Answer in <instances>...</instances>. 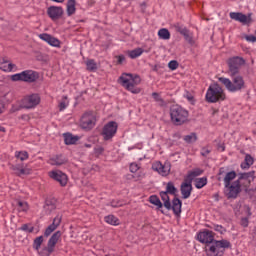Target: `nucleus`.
Masks as SVG:
<instances>
[{
    "label": "nucleus",
    "instance_id": "64",
    "mask_svg": "<svg viewBox=\"0 0 256 256\" xmlns=\"http://www.w3.org/2000/svg\"><path fill=\"white\" fill-rule=\"evenodd\" d=\"M219 175H223V168L219 170Z\"/></svg>",
    "mask_w": 256,
    "mask_h": 256
},
{
    "label": "nucleus",
    "instance_id": "58",
    "mask_svg": "<svg viewBox=\"0 0 256 256\" xmlns=\"http://www.w3.org/2000/svg\"><path fill=\"white\" fill-rule=\"evenodd\" d=\"M221 229H223V227H221L219 225L215 227V231H221Z\"/></svg>",
    "mask_w": 256,
    "mask_h": 256
},
{
    "label": "nucleus",
    "instance_id": "27",
    "mask_svg": "<svg viewBox=\"0 0 256 256\" xmlns=\"http://www.w3.org/2000/svg\"><path fill=\"white\" fill-rule=\"evenodd\" d=\"M160 197L164 203V207L168 209V211H171V200L169 198V193L168 192H160Z\"/></svg>",
    "mask_w": 256,
    "mask_h": 256
},
{
    "label": "nucleus",
    "instance_id": "18",
    "mask_svg": "<svg viewBox=\"0 0 256 256\" xmlns=\"http://www.w3.org/2000/svg\"><path fill=\"white\" fill-rule=\"evenodd\" d=\"M10 169L17 175V177H23V175H31V169L24 164L12 165Z\"/></svg>",
    "mask_w": 256,
    "mask_h": 256
},
{
    "label": "nucleus",
    "instance_id": "43",
    "mask_svg": "<svg viewBox=\"0 0 256 256\" xmlns=\"http://www.w3.org/2000/svg\"><path fill=\"white\" fill-rule=\"evenodd\" d=\"M44 209H45L46 213H51V211H55V204H51V202L46 201Z\"/></svg>",
    "mask_w": 256,
    "mask_h": 256
},
{
    "label": "nucleus",
    "instance_id": "41",
    "mask_svg": "<svg viewBox=\"0 0 256 256\" xmlns=\"http://www.w3.org/2000/svg\"><path fill=\"white\" fill-rule=\"evenodd\" d=\"M86 66L88 71H97V63H95V60H88Z\"/></svg>",
    "mask_w": 256,
    "mask_h": 256
},
{
    "label": "nucleus",
    "instance_id": "40",
    "mask_svg": "<svg viewBox=\"0 0 256 256\" xmlns=\"http://www.w3.org/2000/svg\"><path fill=\"white\" fill-rule=\"evenodd\" d=\"M184 141L186 143H195V141H197V134L192 132L189 135L184 136Z\"/></svg>",
    "mask_w": 256,
    "mask_h": 256
},
{
    "label": "nucleus",
    "instance_id": "47",
    "mask_svg": "<svg viewBox=\"0 0 256 256\" xmlns=\"http://www.w3.org/2000/svg\"><path fill=\"white\" fill-rule=\"evenodd\" d=\"M175 29L178 33H180V35H183L185 33V31L188 30L187 28H185L179 24L175 25Z\"/></svg>",
    "mask_w": 256,
    "mask_h": 256
},
{
    "label": "nucleus",
    "instance_id": "6",
    "mask_svg": "<svg viewBox=\"0 0 256 256\" xmlns=\"http://www.w3.org/2000/svg\"><path fill=\"white\" fill-rule=\"evenodd\" d=\"M170 116L174 125H183L189 117V112L179 105H173L170 108Z\"/></svg>",
    "mask_w": 256,
    "mask_h": 256
},
{
    "label": "nucleus",
    "instance_id": "39",
    "mask_svg": "<svg viewBox=\"0 0 256 256\" xmlns=\"http://www.w3.org/2000/svg\"><path fill=\"white\" fill-rule=\"evenodd\" d=\"M166 193L170 195H175L177 193V188H175V184L173 182H168L166 185Z\"/></svg>",
    "mask_w": 256,
    "mask_h": 256
},
{
    "label": "nucleus",
    "instance_id": "22",
    "mask_svg": "<svg viewBox=\"0 0 256 256\" xmlns=\"http://www.w3.org/2000/svg\"><path fill=\"white\" fill-rule=\"evenodd\" d=\"M0 69L2 71L11 72L15 69V64L11 63L6 58L0 59Z\"/></svg>",
    "mask_w": 256,
    "mask_h": 256
},
{
    "label": "nucleus",
    "instance_id": "45",
    "mask_svg": "<svg viewBox=\"0 0 256 256\" xmlns=\"http://www.w3.org/2000/svg\"><path fill=\"white\" fill-rule=\"evenodd\" d=\"M168 67L169 69H171V71H175V69L179 67V62H177L176 60H172L168 63Z\"/></svg>",
    "mask_w": 256,
    "mask_h": 256
},
{
    "label": "nucleus",
    "instance_id": "63",
    "mask_svg": "<svg viewBox=\"0 0 256 256\" xmlns=\"http://www.w3.org/2000/svg\"><path fill=\"white\" fill-rule=\"evenodd\" d=\"M219 111L218 110H213V112H212V115H215L216 113H218Z\"/></svg>",
    "mask_w": 256,
    "mask_h": 256
},
{
    "label": "nucleus",
    "instance_id": "20",
    "mask_svg": "<svg viewBox=\"0 0 256 256\" xmlns=\"http://www.w3.org/2000/svg\"><path fill=\"white\" fill-rule=\"evenodd\" d=\"M47 13L52 21H57V19H61V17H63V8L59 6H50Z\"/></svg>",
    "mask_w": 256,
    "mask_h": 256
},
{
    "label": "nucleus",
    "instance_id": "13",
    "mask_svg": "<svg viewBox=\"0 0 256 256\" xmlns=\"http://www.w3.org/2000/svg\"><path fill=\"white\" fill-rule=\"evenodd\" d=\"M97 119L95 118V114L93 112H85L80 120V127L82 129H93L95 127Z\"/></svg>",
    "mask_w": 256,
    "mask_h": 256
},
{
    "label": "nucleus",
    "instance_id": "42",
    "mask_svg": "<svg viewBox=\"0 0 256 256\" xmlns=\"http://www.w3.org/2000/svg\"><path fill=\"white\" fill-rule=\"evenodd\" d=\"M18 210L29 211V204L25 201H18Z\"/></svg>",
    "mask_w": 256,
    "mask_h": 256
},
{
    "label": "nucleus",
    "instance_id": "1",
    "mask_svg": "<svg viewBox=\"0 0 256 256\" xmlns=\"http://www.w3.org/2000/svg\"><path fill=\"white\" fill-rule=\"evenodd\" d=\"M254 179L255 171L239 174V178L236 181L232 182L229 186H224L225 195L228 199H237L242 190L248 191L247 187H250Z\"/></svg>",
    "mask_w": 256,
    "mask_h": 256
},
{
    "label": "nucleus",
    "instance_id": "7",
    "mask_svg": "<svg viewBox=\"0 0 256 256\" xmlns=\"http://www.w3.org/2000/svg\"><path fill=\"white\" fill-rule=\"evenodd\" d=\"M206 101L208 103H217V101H225V92L219 84L211 85L206 93Z\"/></svg>",
    "mask_w": 256,
    "mask_h": 256
},
{
    "label": "nucleus",
    "instance_id": "31",
    "mask_svg": "<svg viewBox=\"0 0 256 256\" xmlns=\"http://www.w3.org/2000/svg\"><path fill=\"white\" fill-rule=\"evenodd\" d=\"M128 55L130 59H137V57H141V55H143V50L142 48H136L132 51H129Z\"/></svg>",
    "mask_w": 256,
    "mask_h": 256
},
{
    "label": "nucleus",
    "instance_id": "12",
    "mask_svg": "<svg viewBox=\"0 0 256 256\" xmlns=\"http://www.w3.org/2000/svg\"><path fill=\"white\" fill-rule=\"evenodd\" d=\"M39 103H41L39 94H31L22 99L21 106L23 109H35Z\"/></svg>",
    "mask_w": 256,
    "mask_h": 256
},
{
    "label": "nucleus",
    "instance_id": "10",
    "mask_svg": "<svg viewBox=\"0 0 256 256\" xmlns=\"http://www.w3.org/2000/svg\"><path fill=\"white\" fill-rule=\"evenodd\" d=\"M12 81H24L25 83H35L39 79V74L33 70H25L11 76Z\"/></svg>",
    "mask_w": 256,
    "mask_h": 256
},
{
    "label": "nucleus",
    "instance_id": "3",
    "mask_svg": "<svg viewBox=\"0 0 256 256\" xmlns=\"http://www.w3.org/2000/svg\"><path fill=\"white\" fill-rule=\"evenodd\" d=\"M119 79L122 87H125L127 91H130L135 95L141 93V88L135 87L141 83V77L139 75L124 73Z\"/></svg>",
    "mask_w": 256,
    "mask_h": 256
},
{
    "label": "nucleus",
    "instance_id": "9",
    "mask_svg": "<svg viewBox=\"0 0 256 256\" xmlns=\"http://www.w3.org/2000/svg\"><path fill=\"white\" fill-rule=\"evenodd\" d=\"M228 75L230 77H235V75H239V71H241V67L245 65V59L242 57L236 56L233 58L228 59Z\"/></svg>",
    "mask_w": 256,
    "mask_h": 256
},
{
    "label": "nucleus",
    "instance_id": "8",
    "mask_svg": "<svg viewBox=\"0 0 256 256\" xmlns=\"http://www.w3.org/2000/svg\"><path fill=\"white\" fill-rule=\"evenodd\" d=\"M61 239V231H56L48 240L47 246L42 250H38V255L40 256H51V253L55 252V246L59 243Z\"/></svg>",
    "mask_w": 256,
    "mask_h": 256
},
{
    "label": "nucleus",
    "instance_id": "15",
    "mask_svg": "<svg viewBox=\"0 0 256 256\" xmlns=\"http://www.w3.org/2000/svg\"><path fill=\"white\" fill-rule=\"evenodd\" d=\"M153 171H157L159 175H162V177H167L169 173L171 172V164L169 162H166L162 164L161 162H155L152 164Z\"/></svg>",
    "mask_w": 256,
    "mask_h": 256
},
{
    "label": "nucleus",
    "instance_id": "62",
    "mask_svg": "<svg viewBox=\"0 0 256 256\" xmlns=\"http://www.w3.org/2000/svg\"><path fill=\"white\" fill-rule=\"evenodd\" d=\"M220 149H221V151H225V146H224V145H221V146H220Z\"/></svg>",
    "mask_w": 256,
    "mask_h": 256
},
{
    "label": "nucleus",
    "instance_id": "38",
    "mask_svg": "<svg viewBox=\"0 0 256 256\" xmlns=\"http://www.w3.org/2000/svg\"><path fill=\"white\" fill-rule=\"evenodd\" d=\"M182 35L185 41L189 43V45H195V40H193V35H191V32H189V30H186Z\"/></svg>",
    "mask_w": 256,
    "mask_h": 256
},
{
    "label": "nucleus",
    "instance_id": "46",
    "mask_svg": "<svg viewBox=\"0 0 256 256\" xmlns=\"http://www.w3.org/2000/svg\"><path fill=\"white\" fill-rule=\"evenodd\" d=\"M139 169H141V167H139V164H137V163L130 164L131 173H137L139 171Z\"/></svg>",
    "mask_w": 256,
    "mask_h": 256
},
{
    "label": "nucleus",
    "instance_id": "11",
    "mask_svg": "<svg viewBox=\"0 0 256 256\" xmlns=\"http://www.w3.org/2000/svg\"><path fill=\"white\" fill-rule=\"evenodd\" d=\"M118 127L119 126L115 121H110L107 124H105L101 133L104 141H109V139H113V137H115L117 133Z\"/></svg>",
    "mask_w": 256,
    "mask_h": 256
},
{
    "label": "nucleus",
    "instance_id": "30",
    "mask_svg": "<svg viewBox=\"0 0 256 256\" xmlns=\"http://www.w3.org/2000/svg\"><path fill=\"white\" fill-rule=\"evenodd\" d=\"M158 37L160 39H164V41H167V40L171 39V33L169 32L168 29L162 28L158 31Z\"/></svg>",
    "mask_w": 256,
    "mask_h": 256
},
{
    "label": "nucleus",
    "instance_id": "44",
    "mask_svg": "<svg viewBox=\"0 0 256 256\" xmlns=\"http://www.w3.org/2000/svg\"><path fill=\"white\" fill-rule=\"evenodd\" d=\"M132 179L135 181H141L142 179H145V173L143 171H139L138 173L132 175Z\"/></svg>",
    "mask_w": 256,
    "mask_h": 256
},
{
    "label": "nucleus",
    "instance_id": "60",
    "mask_svg": "<svg viewBox=\"0 0 256 256\" xmlns=\"http://www.w3.org/2000/svg\"><path fill=\"white\" fill-rule=\"evenodd\" d=\"M0 131H1L2 133H5V127L0 126Z\"/></svg>",
    "mask_w": 256,
    "mask_h": 256
},
{
    "label": "nucleus",
    "instance_id": "16",
    "mask_svg": "<svg viewBox=\"0 0 256 256\" xmlns=\"http://www.w3.org/2000/svg\"><path fill=\"white\" fill-rule=\"evenodd\" d=\"M230 19L233 21H238V23H242V25H249L252 22L251 14L245 15L241 12H230Z\"/></svg>",
    "mask_w": 256,
    "mask_h": 256
},
{
    "label": "nucleus",
    "instance_id": "48",
    "mask_svg": "<svg viewBox=\"0 0 256 256\" xmlns=\"http://www.w3.org/2000/svg\"><path fill=\"white\" fill-rule=\"evenodd\" d=\"M105 151V148H103L102 146H98L94 149V153L95 155L99 156V155H103V152Z\"/></svg>",
    "mask_w": 256,
    "mask_h": 256
},
{
    "label": "nucleus",
    "instance_id": "25",
    "mask_svg": "<svg viewBox=\"0 0 256 256\" xmlns=\"http://www.w3.org/2000/svg\"><path fill=\"white\" fill-rule=\"evenodd\" d=\"M253 163H255V158L250 154H246L244 161L240 164V167L241 169H250Z\"/></svg>",
    "mask_w": 256,
    "mask_h": 256
},
{
    "label": "nucleus",
    "instance_id": "28",
    "mask_svg": "<svg viewBox=\"0 0 256 256\" xmlns=\"http://www.w3.org/2000/svg\"><path fill=\"white\" fill-rule=\"evenodd\" d=\"M78 141H79L78 136H73L72 134H69V133L64 134V143L66 145H75V143Z\"/></svg>",
    "mask_w": 256,
    "mask_h": 256
},
{
    "label": "nucleus",
    "instance_id": "29",
    "mask_svg": "<svg viewBox=\"0 0 256 256\" xmlns=\"http://www.w3.org/2000/svg\"><path fill=\"white\" fill-rule=\"evenodd\" d=\"M76 1L75 0H68L67 2V15L68 17H71V15H75V11H77V8H75Z\"/></svg>",
    "mask_w": 256,
    "mask_h": 256
},
{
    "label": "nucleus",
    "instance_id": "53",
    "mask_svg": "<svg viewBox=\"0 0 256 256\" xmlns=\"http://www.w3.org/2000/svg\"><path fill=\"white\" fill-rule=\"evenodd\" d=\"M209 153H211V150H209V148H202L201 155L203 157H207V155H209Z\"/></svg>",
    "mask_w": 256,
    "mask_h": 256
},
{
    "label": "nucleus",
    "instance_id": "50",
    "mask_svg": "<svg viewBox=\"0 0 256 256\" xmlns=\"http://www.w3.org/2000/svg\"><path fill=\"white\" fill-rule=\"evenodd\" d=\"M22 231H28V233H33V227L29 228V225L24 224L21 226Z\"/></svg>",
    "mask_w": 256,
    "mask_h": 256
},
{
    "label": "nucleus",
    "instance_id": "36",
    "mask_svg": "<svg viewBox=\"0 0 256 256\" xmlns=\"http://www.w3.org/2000/svg\"><path fill=\"white\" fill-rule=\"evenodd\" d=\"M149 201L152 205H155L156 207H158V209H161V207H163V203H161V200L159 199V197L155 195L150 196Z\"/></svg>",
    "mask_w": 256,
    "mask_h": 256
},
{
    "label": "nucleus",
    "instance_id": "34",
    "mask_svg": "<svg viewBox=\"0 0 256 256\" xmlns=\"http://www.w3.org/2000/svg\"><path fill=\"white\" fill-rule=\"evenodd\" d=\"M15 157L20 161H27L29 159V153L27 151H17L15 152Z\"/></svg>",
    "mask_w": 256,
    "mask_h": 256
},
{
    "label": "nucleus",
    "instance_id": "35",
    "mask_svg": "<svg viewBox=\"0 0 256 256\" xmlns=\"http://www.w3.org/2000/svg\"><path fill=\"white\" fill-rule=\"evenodd\" d=\"M43 241V236L36 237L34 239L33 249H35V251H39L41 249V245H43Z\"/></svg>",
    "mask_w": 256,
    "mask_h": 256
},
{
    "label": "nucleus",
    "instance_id": "51",
    "mask_svg": "<svg viewBox=\"0 0 256 256\" xmlns=\"http://www.w3.org/2000/svg\"><path fill=\"white\" fill-rule=\"evenodd\" d=\"M245 39H246V41H248L249 43H255V41H256V37L253 36V35L245 36Z\"/></svg>",
    "mask_w": 256,
    "mask_h": 256
},
{
    "label": "nucleus",
    "instance_id": "56",
    "mask_svg": "<svg viewBox=\"0 0 256 256\" xmlns=\"http://www.w3.org/2000/svg\"><path fill=\"white\" fill-rule=\"evenodd\" d=\"M184 97L188 99V101H193V95L189 92H185Z\"/></svg>",
    "mask_w": 256,
    "mask_h": 256
},
{
    "label": "nucleus",
    "instance_id": "32",
    "mask_svg": "<svg viewBox=\"0 0 256 256\" xmlns=\"http://www.w3.org/2000/svg\"><path fill=\"white\" fill-rule=\"evenodd\" d=\"M152 97L160 107H165L167 105V102H165V100L161 98V95H159V93L157 92L152 93Z\"/></svg>",
    "mask_w": 256,
    "mask_h": 256
},
{
    "label": "nucleus",
    "instance_id": "55",
    "mask_svg": "<svg viewBox=\"0 0 256 256\" xmlns=\"http://www.w3.org/2000/svg\"><path fill=\"white\" fill-rule=\"evenodd\" d=\"M59 109H60V111L67 109V102H65V101L60 102Z\"/></svg>",
    "mask_w": 256,
    "mask_h": 256
},
{
    "label": "nucleus",
    "instance_id": "33",
    "mask_svg": "<svg viewBox=\"0 0 256 256\" xmlns=\"http://www.w3.org/2000/svg\"><path fill=\"white\" fill-rule=\"evenodd\" d=\"M205 185H207V178L206 177L197 178L195 180L196 189H203V187H205Z\"/></svg>",
    "mask_w": 256,
    "mask_h": 256
},
{
    "label": "nucleus",
    "instance_id": "37",
    "mask_svg": "<svg viewBox=\"0 0 256 256\" xmlns=\"http://www.w3.org/2000/svg\"><path fill=\"white\" fill-rule=\"evenodd\" d=\"M104 219L109 225H119L120 223L118 218L113 215H108Z\"/></svg>",
    "mask_w": 256,
    "mask_h": 256
},
{
    "label": "nucleus",
    "instance_id": "14",
    "mask_svg": "<svg viewBox=\"0 0 256 256\" xmlns=\"http://www.w3.org/2000/svg\"><path fill=\"white\" fill-rule=\"evenodd\" d=\"M49 177L51 179H54V181H57L61 185V187H65L67 185V182L69 179L67 178V174L63 173L60 170H52L48 173Z\"/></svg>",
    "mask_w": 256,
    "mask_h": 256
},
{
    "label": "nucleus",
    "instance_id": "23",
    "mask_svg": "<svg viewBox=\"0 0 256 256\" xmlns=\"http://www.w3.org/2000/svg\"><path fill=\"white\" fill-rule=\"evenodd\" d=\"M181 207L182 202L179 200V198H174L172 201L171 209L176 217H179L181 215Z\"/></svg>",
    "mask_w": 256,
    "mask_h": 256
},
{
    "label": "nucleus",
    "instance_id": "59",
    "mask_svg": "<svg viewBox=\"0 0 256 256\" xmlns=\"http://www.w3.org/2000/svg\"><path fill=\"white\" fill-rule=\"evenodd\" d=\"M0 113H3V103L0 102Z\"/></svg>",
    "mask_w": 256,
    "mask_h": 256
},
{
    "label": "nucleus",
    "instance_id": "4",
    "mask_svg": "<svg viewBox=\"0 0 256 256\" xmlns=\"http://www.w3.org/2000/svg\"><path fill=\"white\" fill-rule=\"evenodd\" d=\"M229 247H231V243L227 240L214 241L205 246V252L207 256H223L225 249H229Z\"/></svg>",
    "mask_w": 256,
    "mask_h": 256
},
{
    "label": "nucleus",
    "instance_id": "2",
    "mask_svg": "<svg viewBox=\"0 0 256 256\" xmlns=\"http://www.w3.org/2000/svg\"><path fill=\"white\" fill-rule=\"evenodd\" d=\"M230 77L232 80L225 77L218 78V81L224 85L227 91H230V93H237V91L245 89V79H243V76L236 74Z\"/></svg>",
    "mask_w": 256,
    "mask_h": 256
},
{
    "label": "nucleus",
    "instance_id": "5",
    "mask_svg": "<svg viewBox=\"0 0 256 256\" xmlns=\"http://www.w3.org/2000/svg\"><path fill=\"white\" fill-rule=\"evenodd\" d=\"M203 171H192L190 172L187 177L184 179V182L181 184L180 191L182 193L183 199H189L191 197V192L193 191V179L194 177H199Z\"/></svg>",
    "mask_w": 256,
    "mask_h": 256
},
{
    "label": "nucleus",
    "instance_id": "24",
    "mask_svg": "<svg viewBox=\"0 0 256 256\" xmlns=\"http://www.w3.org/2000/svg\"><path fill=\"white\" fill-rule=\"evenodd\" d=\"M65 163H67V159L65 157H63L62 155L54 156L49 159V164L56 165L57 167H59L61 165H65Z\"/></svg>",
    "mask_w": 256,
    "mask_h": 256
},
{
    "label": "nucleus",
    "instance_id": "54",
    "mask_svg": "<svg viewBox=\"0 0 256 256\" xmlns=\"http://www.w3.org/2000/svg\"><path fill=\"white\" fill-rule=\"evenodd\" d=\"M240 225H242V227H248L249 225V219L247 218H242L240 221Z\"/></svg>",
    "mask_w": 256,
    "mask_h": 256
},
{
    "label": "nucleus",
    "instance_id": "49",
    "mask_svg": "<svg viewBox=\"0 0 256 256\" xmlns=\"http://www.w3.org/2000/svg\"><path fill=\"white\" fill-rule=\"evenodd\" d=\"M111 207H123V202H121L119 200H113L111 202Z\"/></svg>",
    "mask_w": 256,
    "mask_h": 256
},
{
    "label": "nucleus",
    "instance_id": "52",
    "mask_svg": "<svg viewBox=\"0 0 256 256\" xmlns=\"http://www.w3.org/2000/svg\"><path fill=\"white\" fill-rule=\"evenodd\" d=\"M116 59H117V65H122L123 61H125V56L119 55V56H116Z\"/></svg>",
    "mask_w": 256,
    "mask_h": 256
},
{
    "label": "nucleus",
    "instance_id": "17",
    "mask_svg": "<svg viewBox=\"0 0 256 256\" xmlns=\"http://www.w3.org/2000/svg\"><path fill=\"white\" fill-rule=\"evenodd\" d=\"M197 238L200 243H205L206 245H209L215 242V233H213V231L211 230H204L198 233Z\"/></svg>",
    "mask_w": 256,
    "mask_h": 256
},
{
    "label": "nucleus",
    "instance_id": "19",
    "mask_svg": "<svg viewBox=\"0 0 256 256\" xmlns=\"http://www.w3.org/2000/svg\"><path fill=\"white\" fill-rule=\"evenodd\" d=\"M63 220V215L58 214L54 219L51 225H49L45 232H44V237H49L53 231L57 229L61 225V221Z\"/></svg>",
    "mask_w": 256,
    "mask_h": 256
},
{
    "label": "nucleus",
    "instance_id": "61",
    "mask_svg": "<svg viewBox=\"0 0 256 256\" xmlns=\"http://www.w3.org/2000/svg\"><path fill=\"white\" fill-rule=\"evenodd\" d=\"M22 119H29V115H22Z\"/></svg>",
    "mask_w": 256,
    "mask_h": 256
},
{
    "label": "nucleus",
    "instance_id": "26",
    "mask_svg": "<svg viewBox=\"0 0 256 256\" xmlns=\"http://www.w3.org/2000/svg\"><path fill=\"white\" fill-rule=\"evenodd\" d=\"M237 177L236 171L227 172L224 176V187H229L231 185V181H233Z\"/></svg>",
    "mask_w": 256,
    "mask_h": 256
},
{
    "label": "nucleus",
    "instance_id": "57",
    "mask_svg": "<svg viewBox=\"0 0 256 256\" xmlns=\"http://www.w3.org/2000/svg\"><path fill=\"white\" fill-rule=\"evenodd\" d=\"M245 193H248V195H256V189H249V187H247Z\"/></svg>",
    "mask_w": 256,
    "mask_h": 256
},
{
    "label": "nucleus",
    "instance_id": "21",
    "mask_svg": "<svg viewBox=\"0 0 256 256\" xmlns=\"http://www.w3.org/2000/svg\"><path fill=\"white\" fill-rule=\"evenodd\" d=\"M39 39H42V41H45L46 43H48V45H51L52 47H61V41L51 36L50 34H47V33L40 34Z\"/></svg>",
    "mask_w": 256,
    "mask_h": 256
}]
</instances>
